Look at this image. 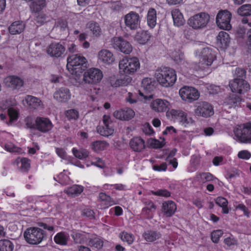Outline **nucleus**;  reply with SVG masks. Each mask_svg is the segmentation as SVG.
<instances>
[{
	"instance_id": "nucleus-1",
	"label": "nucleus",
	"mask_w": 251,
	"mask_h": 251,
	"mask_svg": "<svg viewBox=\"0 0 251 251\" xmlns=\"http://www.w3.org/2000/svg\"><path fill=\"white\" fill-rule=\"evenodd\" d=\"M86 59L80 54L70 55L67 58V69L73 75L80 76L86 68Z\"/></svg>"
},
{
	"instance_id": "nucleus-2",
	"label": "nucleus",
	"mask_w": 251,
	"mask_h": 251,
	"mask_svg": "<svg viewBox=\"0 0 251 251\" xmlns=\"http://www.w3.org/2000/svg\"><path fill=\"white\" fill-rule=\"evenodd\" d=\"M140 66L138 58L125 57L119 62V72L126 75H132L140 68Z\"/></svg>"
},
{
	"instance_id": "nucleus-3",
	"label": "nucleus",
	"mask_w": 251,
	"mask_h": 251,
	"mask_svg": "<svg viewBox=\"0 0 251 251\" xmlns=\"http://www.w3.org/2000/svg\"><path fill=\"white\" fill-rule=\"evenodd\" d=\"M157 81L165 87L173 86L176 80V74L173 69L164 67L156 74Z\"/></svg>"
},
{
	"instance_id": "nucleus-4",
	"label": "nucleus",
	"mask_w": 251,
	"mask_h": 251,
	"mask_svg": "<svg viewBox=\"0 0 251 251\" xmlns=\"http://www.w3.org/2000/svg\"><path fill=\"white\" fill-rule=\"evenodd\" d=\"M215 59L214 51L208 48H204L201 51L199 62L193 64L192 67L196 71H204L211 65Z\"/></svg>"
},
{
	"instance_id": "nucleus-5",
	"label": "nucleus",
	"mask_w": 251,
	"mask_h": 251,
	"mask_svg": "<svg viewBox=\"0 0 251 251\" xmlns=\"http://www.w3.org/2000/svg\"><path fill=\"white\" fill-rule=\"evenodd\" d=\"M24 236L28 243L37 245L46 238L47 233L40 228L31 227L25 230Z\"/></svg>"
},
{
	"instance_id": "nucleus-6",
	"label": "nucleus",
	"mask_w": 251,
	"mask_h": 251,
	"mask_svg": "<svg viewBox=\"0 0 251 251\" xmlns=\"http://www.w3.org/2000/svg\"><path fill=\"white\" fill-rule=\"evenodd\" d=\"M235 136L240 143L251 142V123L247 122L237 125L234 129Z\"/></svg>"
},
{
	"instance_id": "nucleus-7",
	"label": "nucleus",
	"mask_w": 251,
	"mask_h": 251,
	"mask_svg": "<svg viewBox=\"0 0 251 251\" xmlns=\"http://www.w3.org/2000/svg\"><path fill=\"white\" fill-rule=\"evenodd\" d=\"M168 115L174 121H177L179 124L185 127H188L194 125V120L189 116L187 113L181 110L172 109Z\"/></svg>"
},
{
	"instance_id": "nucleus-8",
	"label": "nucleus",
	"mask_w": 251,
	"mask_h": 251,
	"mask_svg": "<svg viewBox=\"0 0 251 251\" xmlns=\"http://www.w3.org/2000/svg\"><path fill=\"white\" fill-rule=\"evenodd\" d=\"M231 13L227 10H221L217 15L216 22L218 26L226 30H229L231 28L230 21Z\"/></svg>"
},
{
	"instance_id": "nucleus-9",
	"label": "nucleus",
	"mask_w": 251,
	"mask_h": 251,
	"mask_svg": "<svg viewBox=\"0 0 251 251\" xmlns=\"http://www.w3.org/2000/svg\"><path fill=\"white\" fill-rule=\"evenodd\" d=\"M209 20V15L201 13L191 17L188 21V25L194 29H199L206 25Z\"/></svg>"
},
{
	"instance_id": "nucleus-10",
	"label": "nucleus",
	"mask_w": 251,
	"mask_h": 251,
	"mask_svg": "<svg viewBox=\"0 0 251 251\" xmlns=\"http://www.w3.org/2000/svg\"><path fill=\"white\" fill-rule=\"evenodd\" d=\"M83 76V79L85 83L96 84L101 81L103 77V74L100 69L92 68L85 72Z\"/></svg>"
},
{
	"instance_id": "nucleus-11",
	"label": "nucleus",
	"mask_w": 251,
	"mask_h": 251,
	"mask_svg": "<svg viewBox=\"0 0 251 251\" xmlns=\"http://www.w3.org/2000/svg\"><path fill=\"white\" fill-rule=\"evenodd\" d=\"M103 125L99 126L97 131L101 136H108L114 132L113 123L109 115H104L102 117Z\"/></svg>"
},
{
	"instance_id": "nucleus-12",
	"label": "nucleus",
	"mask_w": 251,
	"mask_h": 251,
	"mask_svg": "<svg viewBox=\"0 0 251 251\" xmlns=\"http://www.w3.org/2000/svg\"><path fill=\"white\" fill-rule=\"evenodd\" d=\"M182 100L189 102L197 100L200 97L199 91L194 87L184 86L179 91Z\"/></svg>"
},
{
	"instance_id": "nucleus-13",
	"label": "nucleus",
	"mask_w": 251,
	"mask_h": 251,
	"mask_svg": "<svg viewBox=\"0 0 251 251\" xmlns=\"http://www.w3.org/2000/svg\"><path fill=\"white\" fill-rule=\"evenodd\" d=\"M229 85L232 92L239 94H244L250 88L249 83L245 79L239 78L230 81Z\"/></svg>"
},
{
	"instance_id": "nucleus-14",
	"label": "nucleus",
	"mask_w": 251,
	"mask_h": 251,
	"mask_svg": "<svg viewBox=\"0 0 251 251\" xmlns=\"http://www.w3.org/2000/svg\"><path fill=\"white\" fill-rule=\"evenodd\" d=\"M124 20L126 27L130 30H136L140 26V16L136 12H129L124 16Z\"/></svg>"
},
{
	"instance_id": "nucleus-15",
	"label": "nucleus",
	"mask_w": 251,
	"mask_h": 251,
	"mask_svg": "<svg viewBox=\"0 0 251 251\" xmlns=\"http://www.w3.org/2000/svg\"><path fill=\"white\" fill-rule=\"evenodd\" d=\"M112 45L115 49L121 52L128 54L132 50V47L130 43L122 37H114L112 39Z\"/></svg>"
},
{
	"instance_id": "nucleus-16",
	"label": "nucleus",
	"mask_w": 251,
	"mask_h": 251,
	"mask_svg": "<svg viewBox=\"0 0 251 251\" xmlns=\"http://www.w3.org/2000/svg\"><path fill=\"white\" fill-rule=\"evenodd\" d=\"M194 112L196 116L204 118L211 117L214 113L212 105L205 101L198 103L196 105Z\"/></svg>"
},
{
	"instance_id": "nucleus-17",
	"label": "nucleus",
	"mask_w": 251,
	"mask_h": 251,
	"mask_svg": "<svg viewBox=\"0 0 251 251\" xmlns=\"http://www.w3.org/2000/svg\"><path fill=\"white\" fill-rule=\"evenodd\" d=\"M65 51L64 46L60 43H52L47 49V53L50 56L59 58L62 56Z\"/></svg>"
},
{
	"instance_id": "nucleus-18",
	"label": "nucleus",
	"mask_w": 251,
	"mask_h": 251,
	"mask_svg": "<svg viewBox=\"0 0 251 251\" xmlns=\"http://www.w3.org/2000/svg\"><path fill=\"white\" fill-rule=\"evenodd\" d=\"M5 86L12 90L20 89L23 86L24 80L16 75H9L5 77L3 80Z\"/></svg>"
},
{
	"instance_id": "nucleus-19",
	"label": "nucleus",
	"mask_w": 251,
	"mask_h": 251,
	"mask_svg": "<svg viewBox=\"0 0 251 251\" xmlns=\"http://www.w3.org/2000/svg\"><path fill=\"white\" fill-rule=\"evenodd\" d=\"M145 207L142 208V214L146 219H151L156 211V205L151 200H144L143 201Z\"/></svg>"
},
{
	"instance_id": "nucleus-20",
	"label": "nucleus",
	"mask_w": 251,
	"mask_h": 251,
	"mask_svg": "<svg viewBox=\"0 0 251 251\" xmlns=\"http://www.w3.org/2000/svg\"><path fill=\"white\" fill-rule=\"evenodd\" d=\"M35 122L36 123V129L43 133L49 131L53 127L51 122L47 118L37 117Z\"/></svg>"
},
{
	"instance_id": "nucleus-21",
	"label": "nucleus",
	"mask_w": 251,
	"mask_h": 251,
	"mask_svg": "<svg viewBox=\"0 0 251 251\" xmlns=\"http://www.w3.org/2000/svg\"><path fill=\"white\" fill-rule=\"evenodd\" d=\"M113 115L117 119L129 121L134 117L135 112L132 109L126 107L116 110Z\"/></svg>"
},
{
	"instance_id": "nucleus-22",
	"label": "nucleus",
	"mask_w": 251,
	"mask_h": 251,
	"mask_svg": "<svg viewBox=\"0 0 251 251\" xmlns=\"http://www.w3.org/2000/svg\"><path fill=\"white\" fill-rule=\"evenodd\" d=\"M99 200L100 202V209H107L117 203L113 198L103 192H100L99 194Z\"/></svg>"
},
{
	"instance_id": "nucleus-23",
	"label": "nucleus",
	"mask_w": 251,
	"mask_h": 251,
	"mask_svg": "<svg viewBox=\"0 0 251 251\" xmlns=\"http://www.w3.org/2000/svg\"><path fill=\"white\" fill-rule=\"evenodd\" d=\"M71 94L69 89L64 87L56 90L53 94L54 99L61 102L68 101L71 99Z\"/></svg>"
},
{
	"instance_id": "nucleus-24",
	"label": "nucleus",
	"mask_w": 251,
	"mask_h": 251,
	"mask_svg": "<svg viewBox=\"0 0 251 251\" xmlns=\"http://www.w3.org/2000/svg\"><path fill=\"white\" fill-rule=\"evenodd\" d=\"M170 103L165 100L157 99L153 100L151 103V107L155 111L162 112L166 111Z\"/></svg>"
},
{
	"instance_id": "nucleus-25",
	"label": "nucleus",
	"mask_w": 251,
	"mask_h": 251,
	"mask_svg": "<svg viewBox=\"0 0 251 251\" xmlns=\"http://www.w3.org/2000/svg\"><path fill=\"white\" fill-rule=\"evenodd\" d=\"M23 103L30 109H37L42 104L40 99L31 95H27L25 97L23 100Z\"/></svg>"
},
{
	"instance_id": "nucleus-26",
	"label": "nucleus",
	"mask_w": 251,
	"mask_h": 251,
	"mask_svg": "<svg viewBox=\"0 0 251 251\" xmlns=\"http://www.w3.org/2000/svg\"><path fill=\"white\" fill-rule=\"evenodd\" d=\"M131 78H122L118 75H113L109 77V81L110 85L113 88L126 86L130 82Z\"/></svg>"
},
{
	"instance_id": "nucleus-27",
	"label": "nucleus",
	"mask_w": 251,
	"mask_h": 251,
	"mask_svg": "<svg viewBox=\"0 0 251 251\" xmlns=\"http://www.w3.org/2000/svg\"><path fill=\"white\" fill-rule=\"evenodd\" d=\"M76 244H87L90 234L82 231H73L71 235Z\"/></svg>"
},
{
	"instance_id": "nucleus-28",
	"label": "nucleus",
	"mask_w": 251,
	"mask_h": 251,
	"mask_svg": "<svg viewBox=\"0 0 251 251\" xmlns=\"http://www.w3.org/2000/svg\"><path fill=\"white\" fill-rule=\"evenodd\" d=\"M131 149L134 151L141 152L145 148V141L140 137H134L129 142Z\"/></svg>"
},
{
	"instance_id": "nucleus-29",
	"label": "nucleus",
	"mask_w": 251,
	"mask_h": 251,
	"mask_svg": "<svg viewBox=\"0 0 251 251\" xmlns=\"http://www.w3.org/2000/svg\"><path fill=\"white\" fill-rule=\"evenodd\" d=\"M176 210V203L172 201H164L162 204V211L167 217H170L173 216Z\"/></svg>"
},
{
	"instance_id": "nucleus-30",
	"label": "nucleus",
	"mask_w": 251,
	"mask_h": 251,
	"mask_svg": "<svg viewBox=\"0 0 251 251\" xmlns=\"http://www.w3.org/2000/svg\"><path fill=\"white\" fill-rule=\"evenodd\" d=\"M99 59L100 61L109 65L115 60L113 53L107 50H102L98 54Z\"/></svg>"
},
{
	"instance_id": "nucleus-31",
	"label": "nucleus",
	"mask_w": 251,
	"mask_h": 251,
	"mask_svg": "<svg viewBox=\"0 0 251 251\" xmlns=\"http://www.w3.org/2000/svg\"><path fill=\"white\" fill-rule=\"evenodd\" d=\"M171 15L175 26H180L185 23V20L182 13L178 8H174L171 11Z\"/></svg>"
},
{
	"instance_id": "nucleus-32",
	"label": "nucleus",
	"mask_w": 251,
	"mask_h": 251,
	"mask_svg": "<svg viewBox=\"0 0 251 251\" xmlns=\"http://www.w3.org/2000/svg\"><path fill=\"white\" fill-rule=\"evenodd\" d=\"M152 37V35L147 30H141L137 32L134 39L139 44L141 45H145L147 44Z\"/></svg>"
},
{
	"instance_id": "nucleus-33",
	"label": "nucleus",
	"mask_w": 251,
	"mask_h": 251,
	"mask_svg": "<svg viewBox=\"0 0 251 251\" xmlns=\"http://www.w3.org/2000/svg\"><path fill=\"white\" fill-rule=\"evenodd\" d=\"M25 26V24L22 21H15L9 26V32L12 35L19 34L24 31Z\"/></svg>"
},
{
	"instance_id": "nucleus-34",
	"label": "nucleus",
	"mask_w": 251,
	"mask_h": 251,
	"mask_svg": "<svg viewBox=\"0 0 251 251\" xmlns=\"http://www.w3.org/2000/svg\"><path fill=\"white\" fill-rule=\"evenodd\" d=\"M217 43L219 44L220 48L226 49L230 42L229 35L226 32L221 31L217 36Z\"/></svg>"
},
{
	"instance_id": "nucleus-35",
	"label": "nucleus",
	"mask_w": 251,
	"mask_h": 251,
	"mask_svg": "<svg viewBox=\"0 0 251 251\" xmlns=\"http://www.w3.org/2000/svg\"><path fill=\"white\" fill-rule=\"evenodd\" d=\"M69 234L65 232L61 231L58 232L53 238L54 242L60 246H66L69 239Z\"/></svg>"
},
{
	"instance_id": "nucleus-36",
	"label": "nucleus",
	"mask_w": 251,
	"mask_h": 251,
	"mask_svg": "<svg viewBox=\"0 0 251 251\" xmlns=\"http://www.w3.org/2000/svg\"><path fill=\"white\" fill-rule=\"evenodd\" d=\"M146 19L148 25L151 28H153L156 25L157 21L156 11L154 8H149L147 15Z\"/></svg>"
},
{
	"instance_id": "nucleus-37",
	"label": "nucleus",
	"mask_w": 251,
	"mask_h": 251,
	"mask_svg": "<svg viewBox=\"0 0 251 251\" xmlns=\"http://www.w3.org/2000/svg\"><path fill=\"white\" fill-rule=\"evenodd\" d=\"M46 0H33L29 7L32 13H38L46 6Z\"/></svg>"
},
{
	"instance_id": "nucleus-38",
	"label": "nucleus",
	"mask_w": 251,
	"mask_h": 251,
	"mask_svg": "<svg viewBox=\"0 0 251 251\" xmlns=\"http://www.w3.org/2000/svg\"><path fill=\"white\" fill-rule=\"evenodd\" d=\"M156 82L153 78L147 77L142 81V87L148 93L152 91L155 88Z\"/></svg>"
},
{
	"instance_id": "nucleus-39",
	"label": "nucleus",
	"mask_w": 251,
	"mask_h": 251,
	"mask_svg": "<svg viewBox=\"0 0 251 251\" xmlns=\"http://www.w3.org/2000/svg\"><path fill=\"white\" fill-rule=\"evenodd\" d=\"M86 27L94 36L99 37L101 34V29L99 24L95 21H89L86 25Z\"/></svg>"
},
{
	"instance_id": "nucleus-40",
	"label": "nucleus",
	"mask_w": 251,
	"mask_h": 251,
	"mask_svg": "<svg viewBox=\"0 0 251 251\" xmlns=\"http://www.w3.org/2000/svg\"><path fill=\"white\" fill-rule=\"evenodd\" d=\"M87 245L93 248L100 249L103 246V241L97 236L93 235L89 237Z\"/></svg>"
},
{
	"instance_id": "nucleus-41",
	"label": "nucleus",
	"mask_w": 251,
	"mask_h": 251,
	"mask_svg": "<svg viewBox=\"0 0 251 251\" xmlns=\"http://www.w3.org/2000/svg\"><path fill=\"white\" fill-rule=\"evenodd\" d=\"M108 144L104 141H96L91 144L92 149L95 152H99L105 150Z\"/></svg>"
},
{
	"instance_id": "nucleus-42",
	"label": "nucleus",
	"mask_w": 251,
	"mask_h": 251,
	"mask_svg": "<svg viewBox=\"0 0 251 251\" xmlns=\"http://www.w3.org/2000/svg\"><path fill=\"white\" fill-rule=\"evenodd\" d=\"M161 236L159 233L155 231L148 230L145 232L143 234V237L147 242H153L156 239H159Z\"/></svg>"
},
{
	"instance_id": "nucleus-43",
	"label": "nucleus",
	"mask_w": 251,
	"mask_h": 251,
	"mask_svg": "<svg viewBox=\"0 0 251 251\" xmlns=\"http://www.w3.org/2000/svg\"><path fill=\"white\" fill-rule=\"evenodd\" d=\"M216 204L222 208V213L223 214H228L229 213V209L227 207L228 201L225 198L223 197H218L215 200Z\"/></svg>"
},
{
	"instance_id": "nucleus-44",
	"label": "nucleus",
	"mask_w": 251,
	"mask_h": 251,
	"mask_svg": "<svg viewBox=\"0 0 251 251\" xmlns=\"http://www.w3.org/2000/svg\"><path fill=\"white\" fill-rule=\"evenodd\" d=\"M83 189L84 187L81 185H74L69 187L66 193L69 196H78L83 192Z\"/></svg>"
},
{
	"instance_id": "nucleus-45",
	"label": "nucleus",
	"mask_w": 251,
	"mask_h": 251,
	"mask_svg": "<svg viewBox=\"0 0 251 251\" xmlns=\"http://www.w3.org/2000/svg\"><path fill=\"white\" fill-rule=\"evenodd\" d=\"M7 114L9 118V122H12L18 120L19 117L18 109L10 106L8 108Z\"/></svg>"
},
{
	"instance_id": "nucleus-46",
	"label": "nucleus",
	"mask_w": 251,
	"mask_h": 251,
	"mask_svg": "<svg viewBox=\"0 0 251 251\" xmlns=\"http://www.w3.org/2000/svg\"><path fill=\"white\" fill-rule=\"evenodd\" d=\"M119 237L123 242H126L128 245L132 244L134 240V235L126 231L121 232Z\"/></svg>"
},
{
	"instance_id": "nucleus-47",
	"label": "nucleus",
	"mask_w": 251,
	"mask_h": 251,
	"mask_svg": "<svg viewBox=\"0 0 251 251\" xmlns=\"http://www.w3.org/2000/svg\"><path fill=\"white\" fill-rule=\"evenodd\" d=\"M238 14L241 16L251 15V4H244L238 8Z\"/></svg>"
},
{
	"instance_id": "nucleus-48",
	"label": "nucleus",
	"mask_w": 251,
	"mask_h": 251,
	"mask_svg": "<svg viewBox=\"0 0 251 251\" xmlns=\"http://www.w3.org/2000/svg\"><path fill=\"white\" fill-rule=\"evenodd\" d=\"M72 152L75 157L79 159L86 158L89 155L88 152L86 150L80 151L75 148L72 149Z\"/></svg>"
},
{
	"instance_id": "nucleus-49",
	"label": "nucleus",
	"mask_w": 251,
	"mask_h": 251,
	"mask_svg": "<svg viewBox=\"0 0 251 251\" xmlns=\"http://www.w3.org/2000/svg\"><path fill=\"white\" fill-rule=\"evenodd\" d=\"M13 244L9 240H1V251H13Z\"/></svg>"
},
{
	"instance_id": "nucleus-50",
	"label": "nucleus",
	"mask_w": 251,
	"mask_h": 251,
	"mask_svg": "<svg viewBox=\"0 0 251 251\" xmlns=\"http://www.w3.org/2000/svg\"><path fill=\"white\" fill-rule=\"evenodd\" d=\"M65 115L69 120H76L78 118L79 113L77 110L71 109L66 111Z\"/></svg>"
},
{
	"instance_id": "nucleus-51",
	"label": "nucleus",
	"mask_w": 251,
	"mask_h": 251,
	"mask_svg": "<svg viewBox=\"0 0 251 251\" xmlns=\"http://www.w3.org/2000/svg\"><path fill=\"white\" fill-rule=\"evenodd\" d=\"M224 232L221 229L214 230L211 233V239L214 243H218L220 238L223 235Z\"/></svg>"
},
{
	"instance_id": "nucleus-52",
	"label": "nucleus",
	"mask_w": 251,
	"mask_h": 251,
	"mask_svg": "<svg viewBox=\"0 0 251 251\" xmlns=\"http://www.w3.org/2000/svg\"><path fill=\"white\" fill-rule=\"evenodd\" d=\"M21 168L24 172H27L30 167V161L28 158L23 157L21 159Z\"/></svg>"
},
{
	"instance_id": "nucleus-53",
	"label": "nucleus",
	"mask_w": 251,
	"mask_h": 251,
	"mask_svg": "<svg viewBox=\"0 0 251 251\" xmlns=\"http://www.w3.org/2000/svg\"><path fill=\"white\" fill-rule=\"evenodd\" d=\"M153 195L159 197L168 198L171 196V193L166 189H158L156 191H152Z\"/></svg>"
},
{
	"instance_id": "nucleus-54",
	"label": "nucleus",
	"mask_w": 251,
	"mask_h": 251,
	"mask_svg": "<svg viewBox=\"0 0 251 251\" xmlns=\"http://www.w3.org/2000/svg\"><path fill=\"white\" fill-rule=\"evenodd\" d=\"M236 209H239L243 212L245 216L249 218L251 216V212L248 207L243 203H238L234 205Z\"/></svg>"
},
{
	"instance_id": "nucleus-55",
	"label": "nucleus",
	"mask_w": 251,
	"mask_h": 251,
	"mask_svg": "<svg viewBox=\"0 0 251 251\" xmlns=\"http://www.w3.org/2000/svg\"><path fill=\"white\" fill-rule=\"evenodd\" d=\"M236 209H239L243 212L245 216L249 218L251 216V212L248 207L243 203H238L234 205Z\"/></svg>"
},
{
	"instance_id": "nucleus-56",
	"label": "nucleus",
	"mask_w": 251,
	"mask_h": 251,
	"mask_svg": "<svg viewBox=\"0 0 251 251\" xmlns=\"http://www.w3.org/2000/svg\"><path fill=\"white\" fill-rule=\"evenodd\" d=\"M236 209H239L243 212L245 216L249 218L251 216V212L248 207L243 203H238L234 205Z\"/></svg>"
},
{
	"instance_id": "nucleus-57",
	"label": "nucleus",
	"mask_w": 251,
	"mask_h": 251,
	"mask_svg": "<svg viewBox=\"0 0 251 251\" xmlns=\"http://www.w3.org/2000/svg\"><path fill=\"white\" fill-rule=\"evenodd\" d=\"M229 100L232 106L238 107L240 106L242 99L238 96L232 95L230 97Z\"/></svg>"
},
{
	"instance_id": "nucleus-58",
	"label": "nucleus",
	"mask_w": 251,
	"mask_h": 251,
	"mask_svg": "<svg viewBox=\"0 0 251 251\" xmlns=\"http://www.w3.org/2000/svg\"><path fill=\"white\" fill-rule=\"evenodd\" d=\"M26 126L30 129H36V123H34L33 118L31 116H27L25 120Z\"/></svg>"
},
{
	"instance_id": "nucleus-59",
	"label": "nucleus",
	"mask_w": 251,
	"mask_h": 251,
	"mask_svg": "<svg viewBox=\"0 0 251 251\" xmlns=\"http://www.w3.org/2000/svg\"><path fill=\"white\" fill-rule=\"evenodd\" d=\"M58 180L57 181L62 185H65L67 184V182L69 180V176L65 175L63 173H61L57 176ZM54 179L57 181L56 178L54 177Z\"/></svg>"
},
{
	"instance_id": "nucleus-60",
	"label": "nucleus",
	"mask_w": 251,
	"mask_h": 251,
	"mask_svg": "<svg viewBox=\"0 0 251 251\" xmlns=\"http://www.w3.org/2000/svg\"><path fill=\"white\" fill-rule=\"evenodd\" d=\"M235 78L244 79L246 76V71L244 68H237L235 71Z\"/></svg>"
},
{
	"instance_id": "nucleus-61",
	"label": "nucleus",
	"mask_w": 251,
	"mask_h": 251,
	"mask_svg": "<svg viewBox=\"0 0 251 251\" xmlns=\"http://www.w3.org/2000/svg\"><path fill=\"white\" fill-rule=\"evenodd\" d=\"M237 155L240 159L248 160L251 157V153L247 150H242L238 152Z\"/></svg>"
},
{
	"instance_id": "nucleus-62",
	"label": "nucleus",
	"mask_w": 251,
	"mask_h": 251,
	"mask_svg": "<svg viewBox=\"0 0 251 251\" xmlns=\"http://www.w3.org/2000/svg\"><path fill=\"white\" fill-rule=\"evenodd\" d=\"M153 170L157 172L166 171L167 169V164L166 162H163L160 165H154L152 166Z\"/></svg>"
},
{
	"instance_id": "nucleus-63",
	"label": "nucleus",
	"mask_w": 251,
	"mask_h": 251,
	"mask_svg": "<svg viewBox=\"0 0 251 251\" xmlns=\"http://www.w3.org/2000/svg\"><path fill=\"white\" fill-rule=\"evenodd\" d=\"M82 215L84 216L89 218L91 219L95 218V212L93 211V210L89 208L84 209L82 212Z\"/></svg>"
},
{
	"instance_id": "nucleus-64",
	"label": "nucleus",
	"mask_w": 251,
	"mask_h": 251,
	"mask_svg": "<svg viewBox=\"0 0 251 251\" xmlns=\"http://www.w3.org/2000/svg\"><path fill=\"white\" fill-rule=\"evenodd\" d=\"M92 0H77V4L82 7H85L88 5H93L96 2H92Z\"/></svg>"
}]
</instances>
